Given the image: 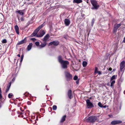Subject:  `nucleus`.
Segmentation results:
<instances>
[{
    "instance_id": "f257e3e1",
    "label": "nucleus",
    "mask_w": 125,
    "mask_h": 125,
    "mask_svg": "<svg viewBox=\"0 0 125 125\" xmlns=\"http://www.w3.org/2000/svg\"><path fill=\"white\" fill-rule=\"evenodd\" d=\"M97 117H96L92 116H90L87 119L85 118L84 120L86 121L87 122L93 123L97 120Z\"/></svg>"
},
{
    "instance_id": "f03ea898",
    "label": "nucleus",
    "mask_w": 125,
    "mask_h": 125,
    "mask_svg": "<svg viewBox=\"0 0 125 125\" xmlns=\"http://www.w3.org/2000/svg\"><path fill=\"white\" fill-rule=\"evenodd\" d=\"M91 3L93 6L92 8V9L97 10L99 7V5L98 4L97 1L94 0H91Z\"/></svg>"
},
{
    "instance_id": "7ed1b4c3",
    "label": "nucleus",
    "mask_w": 125,
    "mask_h": 125,
    "mask_svg": "<svg viewBox=\"0 0 125 125\" xmlns=\"http://www.w3.org/2000/svg\"><path fill=\"white\" fill-rule=\"evenodd\" d=\"M61 64H62V67L63 68L66 69L67 68V65L69 64V62L68 61H64Z\"/></svg>"
},
{
    "instance_id": "20e7f679",
    "label": "nucleus",
    "mask_w": 125,
    "mask_h": 125,
    "mask_svg": "<svg viewBox=\"0 0 125 125\" xmlns=\"http://www.w3.org/2000/svg\"><path fill=\"white\" fill-rule=\"evenodd\" d=\"M65 73L66 78L67 80H69L72 78V76L67 71H65Z\"/></svg>"
},
{
    "instance_id": "39448f33",
    "label": "nucleus",
    "mask_w": 125,
    "mask_h": 125,
    "mask_svg": "<svg viewBox=\"0 0 125 125\" xmlns=\"http://www.w3.org/2000/svg\"><path fill=\"white\" fill-rule=\"evenodd\" d=\"M39 34H37L36 37H41L43 36L45 34V32L43 30H41L39 32Z\"/></svg>"
},
{
    "instance_id": "423d86ee",
    "label": "nucleus",
    "mask_w": 125,
    "mask_h": 125,
    "mask_svg": "<svg viewBox=\"0 0 125 125\" xmlns=\"http://www.w3.org/2000/svg\"><path fill=\"white\" fill-rule=\"evenodd\" d=\"M86 102L87 103V104L88 108H91L94 107V106L93 104L90 101L89 99H87L86 100Z\"/></svg>"
},
{
    "instance_id": "0eeeda50",
    "label": "nucleus",
    "mask_w": 125,
    "mask_h": 125,
    "mask_svg": "<svg viewBox=\"0 0 125 125\" xmlns=\"http://www.w3.org/2000/svg\"><path fill=\"white\" fill-rule=\"evenodd\" d=\"M50 37L49 34H47L44 37L43 39H42V40L44 42H47V41H49Z\"/></svg>"
},
{
    "instance_id": "6e6552de",
    "label": "nucleus",
    "mask_w": 125,
    "mask_h": 125,
    "mask_svg": "<svg viewBox=\"0 0 125 125\" xmlns=\"http://www.w3.org/2000/svg\"><path fill=\"white\" fill-rule=\"evenodd\" d=\"M59 41H55L50 43H49V45H53L54 46H57L59 44Z\"/></svg>"
},
{
    "instance_id": "1a4fd4ad",
    "label": "nucleus",
    "mask_w": 125,
    "mask_h": 125,
    "mask_svg": "<svg viewBox=\"0 0 125 125\" xmlns=\"http://www.w3.org/2000/svg\"><path fill=\"white\" fill-rule=\"evenodd\" d=\"M125 62L124 61H122L120 63V71L122 72L123 70V69L125 66Z\"/></svg>"
},
{
    "instance_id": "9d476101",
    "label": "nucleus",
    "mask_w": 125,
    "mask_h": 125,
    "mask_svg": "<svg viewBox=\"0 0 125 125\" xmlns=\"http://www.w3.org/2000/svg\"><path fill=\"white\" fill-rule=\"evenodd\" d=\"M122 123V121L120 120H114L112 121L111 124L113 125H115V124H120Z\"/></svg>"
},
{
    "instance_id": "9b49d317",
    "label": "nucleus",
    "mask_w": 125,
    "mask_h": 125,
    "mask_svg": "<svg viewBox=\"0 0 125 125\" xmlns=\"http://www.w3.org/2000/svg\"><path fill=\"white\" fill-rule=\"evenodd\" d=\"M121 26V24L120 23L114 25V28L113 31L114 32L116 31L118 28H119Z\"/></svg>"
},
{
    "instance_id": "f8f14e48",
    "label": "nucleus",
    "mask_w": 125,
    "mask_h": 125,
    "mask_svg": "<svg viewBox=\"0 0 125 125\" xmlns=\"http://www.w3.org/2000/svg\"><path fill=\"white\" fill-rule=\"evenodd\" d=\"M26 42V38H25L23 40L20 41L17 44V45H19L25 43Z\"/></svg>"
},
{
    "instance_id": "ddd939ff",
    "label": "nucleus",
    "mask_w": 125,
    "mask_h": 125,
    "mask_svg": "<svg viewBox=\"0 0 125 125\" xmlns=\"http://www.w3.org/2000/svg\"><path fill=\"white\" fill-rule=\"evenodd\" d=\"M64 23L66 26H68L70 24V20L68 19H65Z\"/></svg>"
},
{
    "instance_id": "4468645a",
    "label": "nucleus",
    "mask_w": 125,
    "mask_h": 125,
    "mask_svg": "<svg viewBox=\"0 0 125 125\" xmlns=\"http://www.w3.org/2000/svg\"><path fill=\"white\" fill-rule=\"evenodd\" d=\"M38 31H39L36 29L31 35V37H33L35 36H36V35H37V34Z\"/></svg>"
},
{
    "instance_id": "2eb2a0df",
    "label": "nucleus",
    "mask_w": 125,
    "mask_h": 125,
    "mask_svg": "<svg viewBox=\"0 0 125 125\" xmlns=\"http://www.w3.org/2000/svg\"><path fill=\"white\" fill-rule=\"evenodd\" d=\"M72 91L71 90H69L68 92V95L70 99H71L72 98Z\"/></svg>"
},
{
    "instance_id": "dca6fc26",
    "label": "nucleus",
    "mask_w": 125,
    "mask_h": 125,
    "mask_svg": "<svg viewBox=\"0 0 125 125\" xmlns=\"http://www.w3.org/2000/svg\"><path fill=\"white\" fill-rule=\"evenodd\" d=\"M15 29L17 33L18 34H19V28L17 25H16L15 26Z\"/></svg>"
},
{
    "instance_id": "f3484780",
    "label": "nucleus",
    "mask_w": 125,
    "mask_h": 125,
    "mask_svg": "<svg viewBox=\"0 0 125 125\" xmlns=\"http://www.w3.org/2000/svg\"><path fill=\"white\" fill-rule=\"evenodd\" d=\"M32 45V43H29L27 47L28 51H29L31 49Z\"/></svg>"
},
{
    "instance_id": "a211bd4d",
    "label": "nucleus",
    "mask_w": 125,
    "mask_h": 125,
    "mask_svg": "<svg viewBox=\"0 0 125 125\" xmlns=\"http://www.w3.org/2000/svg\"><path fill=\"white\" fill-rule=\"evenodd\" d=\"M47 44V42H44L43 43H41L40 45V47L41 48H43L45 47Z\"/></svg>"
},
{
    "instance_id": "6ab92c4d",
    "label": "nucleus",
    "mask_w": 125,
    "mask_h": 125,
    "mask_svg": "<svg viewBox=\"0 0 125 125\" xmlns=\"http://www.w3.org/2000/svg\"><path fill=\"white\" fill-rule=\"evenodd\" d=\"M83 1L82 0H73V2L77 3H82Z\"/></svg>"
},
{
    "instance_id": "aec40b11",
    "label": "nucleus",
    "mask_w": 125,
    "mask_h": 125,
    "mask_svg": "<svg viewBox=\"0 0 125 125\" xmlns=\"http://www.w3.org/2000/svg\"><path fill=\"white\" fill-rule=\"evenodd\" d=\"M66 117V116L65 115H64L63 116L60 121V122L62 123L64 122L65 120Z\"/></svg>"
},
{
    "instance_id": "412c9836",
    "label": "nucleus",
    "mask_w": 125,
    "mask_h": 125,
    "mask_svg": "<svg viewBox=\"0 0 125 125\" xmlns=\"http://www.w3.org/2000/svg\"><path fill=\"white\" fill-rule=\"evenodd\" d=\"M44 25V23H43L41 25H40L36 29L39 31V30L42 28Z\"/></svg>"
},
{
    "instance_id": "4be33fe9",
    "label": "nucleus",
    "mask_w": 125,
    "mask_h": 125,
    "mask_svg": "<svg viewBox=\"0 0 125 125\" xmlns=\"http://www.w3.org/2000/svg\"><path fill=\"white\" fill-rule=\"evenodd\" d=\"M58 60L59 62L61 63L63 62H64V61H63L62 58V57L61 56H59L58 58Z\"/></svg>"
},
{
    "instance_id": "5701e85b",
    "label": "nucleus",
    "mask_w": 125,
    "mask_h": 125,
    "mask_svg": "<svg viewBox=\"0 0 125 125\" xmlns=\"http://www.w3.org/2000/svg\"><path fill=\"white\" fill-rule=\"evenodd\" d=\"M17 12L21 15L23 16L24 14L23 10H19L17 11Z\"/></svg>"
},
{
    "instance_id": "b1692460",
    "label": "nucleus",
    "mask_w": 125,
    "mask_h": 125,
    "mask_svg": "<svg viewBox=\"0 0 125 125\" xmlns=\"http://www.w3.org/2000/svg\"><path fill=\"white\" fill-rule=\"evenodd\" d=\"M87 64V62L86 61H83V65L84 67H85L86 66Z\"/></svg>"
},
{
    "instance_id": "393cba45",
    "label": "nucleus",
    "mask_w": 125,
    "mask_h": 125,
    "mask_svg": "<svg viewBox=\"0 0 125 125\" xmlns=\"http://www.w3.org/2000/svg\"><path fill=\"white\" fill-rule=\"evenodd\" d=\"M115 75H113L111 78L110 81H112L113 80L115 79Z\"/></svg>"
},
{
    "instance_id": "a878e982",
    "label": "nucleus",
    "mask_w": 125,
    "mask_h": 125,
    "mask_svg": "<svg viewBox=\"0 0 125 125\" xmlns=\"http://www.w3.org/2000/svg\"><path fill=\"white\" fill-rule=\"evenodd\" d=\"M112 81L111 82V85H110V86L111 87L112 86H113L114 85V84L115 83V80H113V81Z\"/></svg>"
},
{
    "instance_id": "bb28decb",
    "label": "nucleus",
    "mask_w": 125,
    "mask_h": 125,
    "mask_svg": "<svg viewBox=\"0 0 125 125\" xmlns=\"http://www.w3.org/2000/svg\"><path fill=\"white\" fill-rule=\"evenodd\" d=\"M11 82H9V83L8 85L7 86V87L9 88V89L10 88L11 85Z\"/></svg>"
},
{
    "instance_id": "cd10ccee",
    "label": "nucleus",
    "mask_w": 125,
    "mask_h": 125,
    "mask_svg": "<svg viewBox=\"0 0 125 125\" xmlns=\"http://www.w3.org/2000/svg\"><path fill=\"white\" fill-rule=\"evenodd\" d=\"M57 108L56 106L55 105H53L52 107L53 109L54 110H55Z\"/></svg>"
},
{
    "instance_id": "c85d7f7f",
    "label": "nucleus",
    "mask_w": 125,
    "mask_h": 125,
    "mask_svg": "<svg viewBox=\"0 0 125 125\" xmlns=\"http://www.w3.org/2000/svg\"><path fill=\"white\" fill-rule=\"evenodd\" d=\"M98 106L102 108L103 107V105L100 102H99L98 104Z\"/></svg>"
},
{
    "instance_id": "c756f323",
    "label": "nucleus",
    "mask_w": 125,
    "mask_h": 125,
    "mask_svg": "<svg viewBox=\"0 0 125 125\" xmlns=\"http://www.w3.org/2000/svg\"><path fill=\"white\" fill-rule=\"evenodd\" d=\"M7 42V40L6 39H3L2 41V42L3 43H6Z\"/></svg>"
},
{
    "instance_id": "7c9ffc66",
    "label": "nucleus",
    "mask_w": 125,
    "mask_h": 125,
    "mask_svg": "<svg viewBox=\"0 0 125 125\" xmlns=\"http://www.w3.org/2000/svg\"><path fill=\"white\" fill-rule=\"evenodd\" d=\"M13 95L12 94H9L8 95V97L9 98H11Z\"/></svg>"
},
{
    "instance_id": "2f4dec72",
    "label": "nucleus",
    "mask_w": 125,
    "mask_h": 125,
    "mask_svg": "<svg viewBox=\"0 0 125 125\" xmlns=\"http://www.w3.org/2000/svg\"><path fill=\"white\" fill-rule=\"evenodd\" d=\"M94 19H93L92 21V24L91 25L93 26L94 24Z\"/></svg>"
},
{
    "instance_id": "473e14b6",
    "label": "nucleus",
    "mask_w": 125,
    "mask_h": 125,
    "mask_svg": "<svg viewBox=\"0 0 125 125\" xmlns=\"http://www.w3.org/2000/svg\"><path fill=\"white\" fill-rule=\"evenodd\" d=\"M23 55H22L21 56V60L20 61L21 62H22L23 59Z\"/></svg>"
},
{
    "instance_id": "72a5a7b5",
    "label": "nucleus",
    "mask_w": 125,
    "mask_h": 125,
    "mask_svg": "<svg viewBox=\"0 0 125 125\" xmlns=\"http://www.w3.org/2000/svg\"><path fill=\"white\" fill-rule=\"evenodd\" d=\"M98 71V69L97 67H96L95 68V73H97Z\"/></svg>"
},
{
    "instance_id": "f704fd0d",
    "label": "nucleus",
    "mask_w": 125,
    "mask_h": 125,
    "mask_svg": "<svg viewBox=\"0 0 125 125\" xmlns=\"http://www.w3.org/2000/svg\"><path fill=\"white\" fill-rule=\"evenodd\" d=\"M35 44L36 46H38L39 45L40 42H39L37 41L35 42Z\"/></svg>"
},
{
    "instance_id": "c9c22d12",
    "label": "nucleus",
    "mask_w": 125,
    "mask_h": 125,
    "mask_svg": "<svg viewBox=\"0 0 125 125\" xmlns=\"http://www.w3.org/2000/svg\"><path fill=\"white\" fill-rule=\"evenodd\" d=\"M78 78V77L77 76L75 75L73 79L74 80H76Z\"/></svg>"
},
{
    "instance_id": "e433bc0d",
    "label": "nucleus",
    "mask_w": 125,
    "mask_h": 125,
    "mask_svg": "<svg viewBox=\"0 0 125 125\" xmlns=\"http://www.w3.org/2000/svg\"><path fill=\"white\" fill-rule=\"evenodd\" d=\"M2 98V96L1 93H0V101H1Z\"/></svg>"
},
{
    "instance_id": "4c0bfd02",
    "label": "nucleus",
    "mask_w": 125,
    "mask_h": 125,
    "mask_svg": "<svg viewBox=\"0 0 125 125\" xmlns=\"http://www.w3.org/2000/svg\"><path fill=\"white\" fill-rule=\"evenodd\" d=\"M9 88L6 87V92H7L9 90Z\"/></svg>"
},
{
    "instance_id": "58836bf2",
    "label": "nucleus",
    "mask_w": 125,
    "mask_h": 125,
    "mask_svg": "<svg viewBox=\"0 0 125 125\" xmlns=\"http://www.w3.org/2000/svg\"><path fill=\"white\" fill-rule=\"evenodd\" d=\"M20 20L21 21H24V18L23 17H22L21 18Z\"/></svg>"
},
{
    "instance_id": "ea45409f",
    "label": "nucleus",
    "mask_w": 125,
    "mask_h": 125,
    "mask_svg": "<svg viewBox=\"0 0 125 125\" xmlns=\"http://www.w3.org/2000/svg\"><path fill=\"white\" fill-rule=\"evenodd\" d=\"M31 39V40L33 41H35L36 40V39L35 38H32Z\"/></svg>"
},
{
    "instance_id": "a19ab883",
    "label": "nucleus",
    "mask_w": 125,
    "mask_h": 125,
    "mask_svg": "<svg viewBox=\"0 0 125 125\" xmlns=\"http://www.w3.org/2000/svg\"><path fill=\"white\" fill-rule=\"evenodd\" d=\"M97 73H98L100 75L101 74V72L100 71H98V72Z\"/></svg>"
},
{
    "instance_id": "79ce46f5",
    "label": "nucleus",
    "mask_w": 125,
    "mask_h": 125,
    "mask_svg": "<svg viewBox=\"0 0 125 125\" xmlns=\"http://www.w3.org/2000/svg\"><path fill=\"white\" fill-rule=\"evenodd\" d=\"M76 83L77 84H79V80H77L76 81Z\"/></svg>"
},
{
    "instance_id": "37998d69",
    "label": "nucleus",
    "mask_w": 125,
    "mask_h": 125,
    "mask_svg": "<svg viewBox=\"0 0 125 125\" xmlns=\"http://www.w3.org/2000/svg\"><path fill=\"white\" fill-rule=\"evenodd\" d=\"M112 70V69L111 68H109L108 69L109 70V71H111Z\"/></svg>"
},
{
    "instance_id": "c03bdc74",
    "label": "nucleus",
    "mask_w": 125,
    "mask_h": 125,
    "mask_svg": "<svg viewBox=\"0 0 125 125\" xmlns=\"http://www.w3.org/2000/svg\"><path fill=\"white\" fill-rule=\"evenodd\" d=\"M103 108H105L106 107V105H104V106H103Z\"/></svg>"
},
{
    "instance_id": "a18cd8bd",
    "label": "nucleus",
    "mask_w": 125,
    "mask_h": 125,
    "mask_svg": "<svg viewBox=\"0 0 125 125\" xmlns=\"http://www.w3.org/2000/svg\"><path fill=\"white\" fill-rule=\"evenodd\" d=\"M17 56L19 57H20V54H18Z\"/></svg>"
},
{
    "instance_id": "49530a36",
    "label": "nucleus",
    "mask_w": 125,
    "mask_h": 125,
    "mask_svg": "<svg viewBox=\"0 0 125 125\" xmlns=\"http://www.w3.org/2000/svg\"><path fill=\"white\" fill-rule=\"evenodd\" d=\"M115 69H114L113 70V71H115Z\"/></svg>"
},
{
    "instance_id": "de8ad7c7",
    "label": "nucleus",
    "mask_w": 125,
    "mask_h": 125,
    "mask_svg": "<svg viewBox=\"0 0 125 125\" xmlns=\"http://www.w3.org/2000/svg\"><path fill=\"white\" fill-rule=\"evenodd\" d=\"M0 93H1V89L0 88Z\"/></svg>"
},
{
    "instance_id": "09e8293b",
    "label": "nucleus",
    "mask_w": 125,
    "mask_h": 125,
    "mask_svg": "<svg viewBox=\"0 0 125 125\" xmlns=\"http://www.w3.org/2000/svg\"><path fill=\"white\" fill-rule=\"evenodd\" d=\"M123 42H124L125 43V40H123Z\"/></svg>"
},
{
    "instance_id": "8fccbe9b",
    "label": "nucleus",
    "mask_w": 125,
    "mask_h": 125,
    "mask_svg": "<svg viewBox=\"0 0 125 125\" xmlns=\"http://www.w3.org/2000/svg\"><path fill=\"white\" fill-rule=\"evenodd\" d=\"M125 40V37H124V40Z\"/></svg>"
},
{
    "instance_id": "3c124183",
    "label": "nucleus",
    "mask_w": 125,
    "mask_h": 125,
    "mask_svg": "<svg viewBox=\"0 0 125 125\" xmlns=\"http://www.w3.org/2000/svg\"><path fill=\"white\" fill-rule=\"evenodd\" d=\"M1 107V105H0V108Z\"/></svg>"
},
{
    "instance_id": "603ef678",
    "label": "nucleus",
    "mask_w": 125,
    "mask_h": 125,
    "mask_svg": "<svg viewBox=\"0 0 125 125\" xmlns=\"http://www.w3.org/2000/svg\"><path fill=\"white\" fill-rule=\"evenodd\" d=\"M18 20L19 21H20V20L19 19V18H18Z\"/></svg>"
},
{
    "instance_id": "864d4df0",
    "label": "nucleus",
    "mask_w": 125,
    "mask_h": 125,
    "mask_svg": "<svg viewBox=\"0 0 125 125\" xmlns=\"http://www.w3.org/2000/svg\"><path fill=\"white\" fill-rule=\"evenodd\" d=\"M47 90H48V89H47Z\"/></svg>"
}]
</instances>
